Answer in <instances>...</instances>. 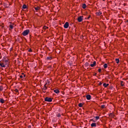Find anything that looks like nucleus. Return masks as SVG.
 Wrapping results in <instances>:
<instances>
[{
    "instance_id": "17",
    "label": "nucleus",
    "mask_w": 128,
    "mask_h": 128,
    "mask_svg": "<svg viewBox=\"0 0 128 128\" xmlns=\"http://www.w3.org/2000/svg\"><path fill=\"white\" fill-rule=\"evenodd\" d=\"M82 8H86V4H82Z\"/></svg>"
},
{
    "instance_id": "18",
    "label": "nucleus",
    "mask_w": 128,
    "mask_h": 128,
    "mask_svg": "<svg viewBox=\"0 0 128 128\" xmlns=\"http://www.w3.org/2000/svg\"><path fill=\"white\" fill-rule=\"evenodd\" d=\"M22 8L23 10H24V9L26 8V5L24 4L23 6H22Z\"/></svg>"
},
{
    "instance_id": "15",
    "label": "nucleus",
    "mask_w": 128,
    "mask_h": 128,
    "mask_svg": "<svg viewBox=\"0 0 128 128\" xmlns=\"http://www.w3.org/2000/svg\"><path fill=\"white\" fill-rule=\"evenodd\" d=\"M52 56H48L46 58V60H52Z\"/></svg>"
},
{
    "instance_id": "4",
    "label": "nucleus",
    "mask_w": 128,
    "mask_h": 128,
    "mask_svg": "<svg viewBox=\"0 0 128 128\" xmlns=\"http://www.w3.org/2000/svg\"><path fill=\"white\" fill-rule=\"evenodd\" d=\"M82 20H83L82 16H80L78 18V22H82Z\"/></svg>"
},
{
    "instance_id": "6",
    "label": "nucleus",
    "mask_w": 128,
    "mask_h": 128,
    "mask_svg": "<svg viewBox=\"0 0 128 128\" xmlns=\"http://www.w3.org/2000/svg\"><path fill=\"white\" fill-rule=\"evenodd\" d=\"M0 66L2 68H6V64L2 62H0Z\"/></svg>"
},
{
    "instance_id": "12",
    "label": "nucleus",
    "mask_w": 128,
    "mask_h": 128,
    "mask_svg": "<svg viewBox=\"0 0 128 128\" xmlns=\"http://www.w3.org/2000/svg\"><path fill=\"white\" fill-rule=\"evenodd\" d=\"M34 10H36V12H38V10H40V7H34Z\"/></svg>"
},
{
    "instance_id": "28",
    "label": "nucleus",
    "mask_w": 128,
    "mask_h": 128,
    "mask_svg": "<svg viewBox=\"0 0 128 128\" xmlns=\"http://www.w3.org/2000/svg\"><path fill=\"white\" fill-rule=\"evenodd\" d=\"M15 92H18V90L16 89V90H15Z\"/></svg>"
},
{
    "instance_id": "29",
    "label": "nucleus",
    "mask_w": 128,
    "mask_h": 128,
    "mask_svg": "<svg viewBox=\"0 0 128 128\" xmlns=\"http://www.w3.org/2000/svg\"><path fill=\"white\" fill-rule=\"evenodd\" d=\"M98 71L99 72H102V69L99 68Z\"/></svg>"
},
{
    "instance_id": "7",
    "label": "nucleus",
    "mask_w": 128,
    "mask_h": 128,
    "mask_svg": "<svg viewBox=\"0 0 128 128\" xmlns=\"http://www.w3.org/2000/svg\"><path fill=\"white\" fill-rule=\"evenodd\" d=\"M96 61H94L93 62V64H91L90 66H92V68H94V66H96Z\"/></svg>"
},
{
    "instance_id": "42",
    "label": "nucleus",
    "mask_w": 128,
    "mask_h": 128,
    "mask_svg": "<svg viewBox=\"0 0 128 128\" xmlns=\"http://www.w3.org/2000/svg\"><path fill=\"white\" fill-rule=\"evenodd\" d=\"M102 0L104 1L105 0Z\"/></svg>"
},
{
    "instance_id": "19",
    "label": "nucleus",
    "mask_w": 128,
    "mask_h": 128,
    "mask_svg": "<svg viewBox=\"0 0 128 128\" xmlns=\"http://www.w3.org/2000/svg\"><path fill=\"white\" fill-rule=\"evenodd\" d=\"M104 68H108V64H105L104 65Z\"/></svg>"
},
{
    "instance_id": "14",
    "label": "nucleus",
    "mask_w": 128,
    "mask_h": 128,
    "mask_svg": "<svg viewBox=\"0 0 128 128\" xmlns=\"http://www.w3.org/2000/svg\"><path fill=\"white\" fill-rule=\"evenodd\" d=\"M0 102H1V104H4V100L2 98H0Z\"/></svg>"
},
{
    "instance_id": "13",
    "label": "nucleus",
    "mask_w": 128,
    "mask_h": 128,
    "mask_svg": "<svg viewBox=\"0 0 128 128\" xmlns=\"http://www.w3.org/2000/svg\"><path fill=\"white\" fill-rule=\"evenodd\" d=\"M102 14V13L100 12H96V14H97V16H100V14Z\"/></svg>"
},
{
    "instance_id": "34",
    "label": "nucleus",
    "mask_w": 128,
    "mask_h": 128,
    "mask_svg": "<svg viewBox=\"0 0 128 128\" xmlns=\"http://www.w3.org/2000/svg\"><path fill=\"white\" fill-rule=\"evenodd\" d=\"M88 63H86V66H88Z\"/></svg>"
},
{
    "instance_id": "30",
    "label": "nucleus",
    "mask_w": 128,
    "mask_h": 128,
    "mask_svg": "<svg viewBox=\"0 0 128 128\" xmlns=\"http://www.w3.org/2000/svg\"><path fill=\"white\" fill-rule=\"evenodd\" d=\"M28 52H32V49H30V50H28Z\"/></svg>"
},
{
    "instance_id": "9",
    "label": "nucleus",
    "mask_w": 128,
    "mask_h": 128,
    "mask_svg": "<svg viewBox=\"0 0 128 128\" xmlns=\"http://www.w3.org/2000/svg\"><path fill=\"white\" fill-rule=\"evenodd\" d=\"M91 126H92V128H96V123H92L91 124Z\"/></svg>"
},
{
    "instance_id": "41",
    "label": "nucleus",
    "mask_w": 128,
    "mask_h": 128,
    "mask_svg": "<svg viewBox=\"0 0 128 128\" xmlns=\"http://www.w3.org/2000/svg\"><path fill=\"white\" fill-rule=\"evenodd\" d=\"M110 2H112V1H110Z\"/></svg>"
},
{
    "instance_id": "31",
    "label": "nucleus",
    "mask_w": 128,
    "mask_h": 128,
    "mask_svg": "<svg viewBox=\"0 0 128 128\" xmlns=\"http://www.w3.org/2000/svg\"><path fill=\"white\" fill-rule=\"evenodd\" d=\"M102 84L101 82H99V86H102Z\"/></svg>"
},
{
    "instance_id": "24",
    "label": "nucleus",
    "mask_w": 128,
    "mask_h": 128,
    "mask_svg": "<svg viewBox=\"0 0 128 128\" xmlns=\"http://www.w3.org/2000/svg\"><path fill=\"white\" fill-rule=\"evenodd\" d=\"M10 28L11 29V30H12L14 28V26H12V25H10Z\"/></svg>"
},
{
    "instance_id": "25",
    "label": "nucleus",
    "mask_w": 128,
    "mask_h": 128,
    "mask_svg": "<svg viewBox=\"0 0 128 128\" xmlns=\"http://www.w3.org/2000/svg\"><path fill=\"white\" fill-rule=\"evenodd\" d=\"M4 62H5V65L7 64L8 62V60H5Z\"/></svg>"
},
{
    "instance_id": "3",
    "label": "nucleus",
    "mask_w": 128,
    "mask_h": 128,
    "mask_svg": "<svg viewBox=\"0 0 128 128\" xmlns=\"http://www.w3.org/2000/svg\"><path fill=\"white\" fill-rule=\"evenodd\" d=\"M70 26V24H68V22H66L64 24V28H68Z\"/></svg>"
},
{
    "instance_id": "39",
    "label": "nucleus",
    "mask_w": 128,
    "mask_h": 128,
    "mask_svg": "<svg viewBox=\"0 0 128 128\" xmlns=\"http://www.w3.org/2000/svg\"><path fill=\"white\" fill-rule=\"evenodd\" d=\"M90 18V16H89L88 17V18Z\"/></svg>"
},
{
    "instance_id": "35",
    "label": "nucleus",
    "mask_w": 128,
    "mask_h": 128,
    "mask_svg": "<svg viewBox=\"0 0 128 128\" xmlns=\"http://www.w3.org/2000/svg\"><path fill=\"white\" fill-rule=\"evenodd\" d=\"M114 24H116V20H114Z\"/></svg>"
},
{
    "instance_id": "23",
    "label": "nucleus",
    "mask_w": 128,
    "mask_h": 128,
    "mask_svg": "<svg viewBox=\"0 0 128 128\" xmlns=\"http://www.w3.org/2000/svg\"><path fill=\"white\" fill-rule=\"evenodd\" d=\"M78 106H80V108H82V103L79 104Z\"/></svg>"
},
{
    "instance_id": "26",
    "label": "nucleus",
    "mask_w": 128,
    "mask_h": 128,
    "mask_svg": "<svg viewBox=\"0 0 128 128\" xmlns=\"http://www.w3.org/2000/svg\"><path fill=\"white\" fill-rule=\"evenodd\" d=\"M95 118H96V120H99V119H100V116H96Z\"/></svg>"
},
{
    "instance_id": "36",
    "label": "nucleus",
    "mask_w": 128,
    "mask_h": 128,
    "mask_svg": "<svg viewBox=\"0 0 128 128\" xmlns=\"http://www.w3.org/2000/svg\"><path fill=\"white\" fill-rule=\"evenodd\" d=\"M121 86H124V84H122V83L121 84Z\"/></svg>"
},
{
    "instance_id": "16",
    "label": "nucleus",
    "mask_w": 128,
    "mask_h": 128,
    "mask_svg": "<svg viewBox=\"0 0 128 128\" xmlns=\"http://www.w3.org/2000/svg\"><path fill=\"white\" fill-rule=\"evenodd\" d=\"M115 60H116V64H118L120 62V59H118V58L115 59Z\"/></svg>"
},
{
    "instance_id": "22",
    "label": "nucleus",
    "mask_w": 128,
    "mask_h": 128,
    "mask_svg": "<svg viewBox=\"0 0 128 128\" xmlns=\"http://www.w3.org/2000/svg\"><path fill=\"white\" fill-rule=\"evenodd\" d=\"M62 115H60V114H56V116H58V118H60Z\"/></svg>"
},
{
    "instance_id": "8",
    "label": "nucleus",
    "mask_w": 128,
    "mask_h": 128,
    "mask_svg": "<svg viewBox=\"0 0 128 128\" xmlns=\"http://www.w3.org/2000/svg\"><path fill=\"white\" fill-rule=\"evenodd\" d=\"M46 84H48V83H46L44 86L43 90H48V87H46Z\"/></svg>"
},
{
    "instance_id": "2",
    "label": "nucleus",
    "mask_w": 128,
    "mask_h": 128,
    "mask_svg": "<svg viewBox=\"0 0 128 128\" xmlns=\"http://www.w3.org/2000/svg\"><path fill=\"white\" fill-rule=\"evenodd\" d=\"M45 102H52V99L50 98L46 97L44 98Z\"/></svg>"
},
{
    "instance_id": "21",
    "label": "nucleus",
    "mask_w": 128,
    "mask_h": 128,
    "mask_svg": "<svg viewBox=\"0 0 128 128\" xmlns=\"http://www.w3.org/2000/svg\"><path fill=\"white\" fill-rule=\"evenodd\" d=\"M100 108H106V105H102Z\"/></svg>"
},
{
    "instance_id": "1",
    "label": "nucleus",
    "mask_w": 128,
    "mask_h": 128,
    "mask_svg": "<svg viewBox=\"0 0 128 128\" xmlns=\"http://www.w3.org/2000/svg\"><path fill=\"white\" fill-rule=\"evenodd\" d=\"M30 34V30H26L22 33V36H28Z\"/></svg>"
},
{
    "instance_id": "40",
    "label": "nucleus",
    "mask_w": 128,
    "mask_h": 128,
    "mask_svg": "<svg viewBox=\"0 0 128 128\" xmlns=\"http://www.w3.org/2000/svg\"><path fill=\"white\" fill-rule=\"evenodd\" d=\"M22 74H23V76L24 74V73H22Z\"/></svg>"
},
{
    "instance_id": "20",
    "label": "nucleus",
    "mask_w": 128,
    "mask_h": 128,
    "mask_svg": "<svg viewBox=\"0 0 128 128\" xmlns=\"http://www.w3.org/2000/svg\"><path fill=\"white\" fill-rule=\"evenodd\" d=\"M108 86V84H106V83H104L103 84V86H104V88H106V86Z\"/></svg>"
},
{
    "instance_id": "5",
    "label": "nucleus",
    "mask_w": 128,
    "mask_h": 128,
    "mask_svg": "<svg viewBox=\"0 0 128 128\" xmlns=\"http://www.w3.org/2000/svg\"><path fill=\"white\" fill-rule=\"evenodd\" d=\"M86 98L88 100H90L92 98V96L90 94H88L86 96Z\"/></svg>"
},
{
    "instance_id": "33",
    "label": "nucleus",
    "mask_w": 128,
    "mask_h": 128,
    "mask_svg": "<svg viewBox=\"0 0 128 128\" xmlns=\"http://www.w3.org/2000/svg\"><path fill=\"white\" fill-rule=\"evenodd\" d=\"M112 116H113V118L116 119V118H114V114H112Z\"/></svg>"
},
{
    "instance_id": "11",
    "label": "nucleus",
    "mask_w": 128,
    "mask_h": 128,
    "mask_svg": "<svg viewBox=\"0 0 128 128\" xmlns=\"http://www.w3.org/2000/svg\"><path fill=\"white\" fill-rule=\"evenodd\" d=\"M112 114L111 113L109 115V118H110V120H112Z\"/></svg>"
},
{
    "instance_id": "37",
    "label": "nucleus",
    "mask_w": 128,
    "mask_h": 128,
    "mask_svg": "<svg viewBox=\"0 0 128 128\" xmlns=\"http://www.w3.org/2000/svg\"><path fill=\"white\" fill-rule=\"evenodd\" d=\"M24 78H26V74L23 75Z\"/></svg>"
},
{
    "instance_id": "27",
    "label": "nucleus",
    "mask_w": 128,
    "mask_h": 128,
    "mask_svg": "<svg viewBox=\"0 0 128 128\" xmlns=\"http://www.w3.org/2000/svg\"><path fill=\"white\" fill-rule=\"evenodd\" d=\"M3 88L2 87L0 86V91L2 92V90Z\"/></svg>"
},
{
    "instance_id": "10",
    "label": "nucleus",
    "mask_w": 128,
    "mask_h": 128,
    "mask_svg": "<svg viewBox=\"0 0 128 128\" xmlns=\"http://www.w3.org/2000/svg\"><path fill=\"white\" fill-rule=\"evenodd\" d=\"M54 92L56 94H60V90L58 89L54 90Z\"/></svg>"
},
{
    "instance_id": "32",
    "label": "nucleus",
    "mask_w": 128,
    "mask_h": 128,
    "mask_svg": "<svg viewBox=\"0 0 128 128\" xmlns=\"http://www.w3.org/2000/svg\"><path fill=\"white\" fill-rule=\"evenodd\" d=\"M20 78H24V76H22V75H21V76H20Z\"/></svg>"
},
{
    "instance_id": "38",
    "label": "nucleus",
    "mask_w": 128,
    "mask_h": 128,
    "mask_svg": "<svg viewBox=\"0 0 128 128\" xmlns=\"http://www.w3.org/2000/svg\"><path fill=\"white\" fill-rule=\"evenodd\" d=\"M4 26H2V28H4Z\"/></svg>"
}]
</instances>
